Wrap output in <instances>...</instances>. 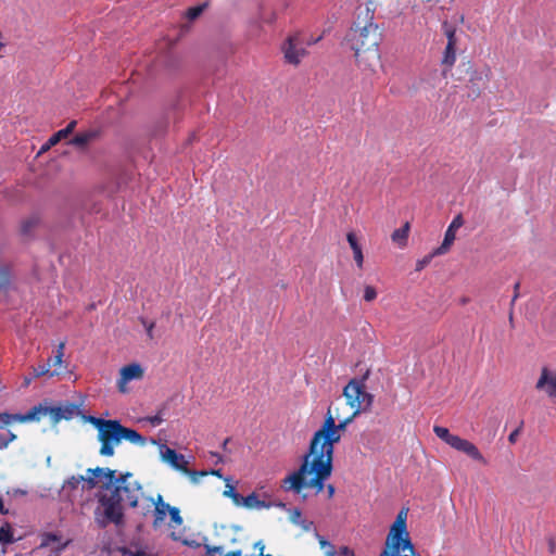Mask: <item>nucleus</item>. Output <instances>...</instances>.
<instances>
[{
  "label": "nucleus",
  "instance_id": "f257e3e1",
  "mask_svg": "<svg viewBox=\"0 0 556 556\" xmlns=\"http://www.w3.org/2000/svg\"><path fill=\"white\" fill-rule=\"evenodd\" d=\"M364 379H351L343 388V405L350 406V414H342L339 404L328 408L325 421L314 433L300 467L281 480L283 491L300 494L306 488L316 490V493L324 490L332 473L334 444L341 440V431L372 405L374 396L366 392Z\"/></svg>",
  "mask_w": 556,
  "mask_h": 556
},
{
  "label": "nucleus",
  "instance_id": "f03ea898",
  "mask_svg": "<svg viewBox=\"0 0 556 556\" xmlns=\"http://www.w3.org/2000/svg\"><path fill=\"white\" fill-rule=\"evenodd\" d=\"M88 473L103 476L108 482L105 488L110 491L100 497L99 502L104 508L105 518L114 523H119L124 517L123 504L135 508L139 498L143 495L142 485L134 478L131 472L116 477V471L110 468H89Z\"/></svg>",
  "mask_w": 556,
  "mask_h": 556
},
{
  "label": "nucleus",
  "instance_id": "7ed1b4c3",
  "mask_svg": "<svg viewBox=\"0 0 556 556\" xmlns=\"http://www.w3.org/2000/svg\"><path fill=\"white\" fill-rule=\"evenodd\" d=\"M375 8L371 2L359 5L356 9V16L346 35V42L354 51L355 59L359 64L371 66L380 59L379 43L382 33L374 22Z\"/></svg>",
  "mask_w": 556,
  "mask_h": 556
},
{
  "label": "nucleus",
  "instance_id": "20e7f679",
  "mask_svg": "<svg viewBox=\"0 0 556 556\" xmlns=\"http://www.w3.org/2000/svg\"><path fill=\"white\" fill-rule=\"evenodd\" d=\"M407 508H402L390 528L386 547L379 556H416L407 531Z\"/></svg>",
  "mask_w": 556,
  "mask_h": 556
},
{
  "label": "nucleus",
  "instance_id": "39448f33",
  "mask_svg": "<svg viewBox=\"0 0 556 556\" xmlns=\"http://www.w3.org/2000/svg\"><path fill=\"white\" fill-rule=\"evenodd\" d=\"M91 424L98 430V440L101 442L100 455L111 457L114 455V447L122 442L119 421L115 419H103L91 417Z\"/></svg>",
  "mask_w": 556,
  "mask_h": 556
},
{
  "label": "nucleus",
  "instance_id": "423d86ee",
  "mask_svg": "<svg viewBox=\"0 0 556 556\" xmlns=\"http://www.w3.org/2000/svg\"><path fill=\"white\" fill-rule=\"evenodd\" d=\"M433 432L438 438H440L442 441H444L446 444H448L456 451L465 453L473 460H477L483 465L486 464V460L479 451V448L470 441L463 439L456 434H452L447 428L441 426H434Z\"/></svg>",
  "mask_w": 556,
  "mask_h": 556
},
{
  "label": "nucleus",
  "instance_id": "0eeeda50",
  "mask_svg": "<svg viewBox=\"0 0 556 556\" xmlns=\"http://www.w3.org/2000/svg\"><path fill=\"white\" fill-rule=\"evenodd\" d=\"M161 459L172 466L174 469L188 476L192 483H198L200 478L203 477L205 471H197L188 468V462L182 454L177 453L175 450L165 444L160 445Z\"/></svg>",
  "mask_w": 556,
  "mask_h": 556
},
{
  "label": "nucleus",
  "instance_id": "6e6552de",
  "mask_svg": "<svg viewBox=\"0 0 556 556\" xmlns=\"http://www.w3.org/2000/svg\"><path fill=\"white\" fill-rule=\"evenodd\" d=\"M33 418V415L0 413V450L7 448L11 442L16 440V434L7 429L8 426L14 422H30Z\"/></svg>",
  "mask_w": 556,
  "mask_h": 556
},
{
  "label": "nucleus",
  "instance_id": "1a4fd4ad",
  "mask_svg": "<svg viewBox=\"0 0 556 556\" xmlns=\"http://www.w3.org/2000/svg\"><path fill=\"white\" fill-rule=\"evenodd\" d=\"M283 56L287 63L299 65L301 60L306 55L300 35L289 36L282 46Z\"/></svg>",
  "mask_w": 556,
  "mask_h": 556
},
{
  "label": "nucleus",
  "instance_id": "9d476101",
  "mask_svg": "<svg viewBox=\"0 0 556 556\" xmlns=\"http://www.w3.org/2000/svg\"><path fill=\"white\" fill-rule=\"evenodd\" d=\"M25 415H33L30 421H39L43 416H49L52 425L60 422L62 417V406H48L46 403L31 407Z\"/></svg>",
  "mask_w": 556,
  "mask_h": 556
},
{
  "label": "nucleus",
  "instance_id": "9b49d317",
  "mask_svg": "<svg viewBox=\"0 0 556 556\" xmlns=\"http://www.w3.org/2000/svg\"><path fill=\"white\" fill-rule=\"evenodd\" d=\"M143 377V369L139 364L132 363L126 365L119 370V378L117 380V389L121 393L128 391L127 383L131 380H140Z\"/></svg>",
  "mask_w": 556,
  "mask_h": 556
},
{
  "label": "nucleus",
  "instance_id": "f8f14e48",
  "mask_svg": "<svg viewBox=\"0 0 556 556\" xmlns=\"http://www.w3.org/2000/svg\"><path fill=\"white\" fill-rule=\"evenodd\" d=\"M464 225V218L462 214L456 215L451 224L448 225L445 233L443 242L440 247L434 249V254H445L450 251L452 244L456 238V231Z\"/></svg>",
  "mask_w": 556,
  "mask_h": 556
},
{
  "label": "nucleus",
  "instance_id": "ddd939ff",
  "mask_svg": "<svg viewBox=\"0 0 556 556\" xmlns=\"http://www.w3.org/2000/svg\"><path fill=\"white\" fill-rule=\"evenodd\" d=\"M535 389L545 392L549 397H556V371L546 366L542 367Z\"/></svg>",
  "mask_w": 556,
  "mask_h": 556
},
{
  "label": "nucleus",
  "instance_id": "4468645a",
  "mask_svg": "<svg viewBox=\"0 0 556 556\" xmlns=\"http://www.w3.org/2000/svg\"><path fill=\"white\" fill-rule=\"evenodd\" d=\"M149 502L154 505L153 510V528L157 529L160 528L168 514L169 510V504L164 502V498L161 494L156 495V498L148 497Z\"/></svg>",
  "mask_w": 556,
  "mask_h": 556
},
{
  "label": "nucleus",
  "instance_id": "2eb2a0df",
  "mask_svg": "<svg viewBox=\"0 0 556 556\" xmlns=\"http://www.w3.org/2000/svg\"><path fill=\"white\" fill-rule=\"evenodd\" d=\"M490 70L486 68L485 73H480V72H472L470 77H469V80H468V88L470 89V92L468 93V97L472 98V99H477L480 94H481V88L479 86V83L480 81H488L489 80V76H490Z\"/></svg>",
  "mask_w": 556,
  "mask_h": 556
},
{
  "label": "nucleus",
  "instance_id": "dca6fc26",
  "mask_svg": "<svg viewBox=\"0 0 556 556\" xmlns=\"http://www.w3.org/2000/svg\"><path fill=\"white\" fill-rule=\"evenodd\" d=\"M346 240L353 251V257L358 268H363L364 255L361 244L353 231L348 232Z\"/></svg>",
  "mask_w": 556,
  "mask_h": 556
},
{
  "label": "nucleus",
  "instance_id": "f3484780",
  "mask_svg": "<svg viewBox=\"0 0 556 556\" xmlns=\"http://www.w3.org/2000/svg\"><path fill=\"white\" fill-rule=\"evenodd\" d=\"M119 431L122 434V439L126 440L132 444L143 446L147 442L146 438L141 435L138 431L131 428L124 427L119 422Z\"/></svg>",
  "mask_w": 556,
  "mask_h": 556
},
{
  "label": "nucleus",
  "instance_id": "a211bd4d",
  "mask_svg": "<svg viewBox=\"0 0 556 556\" xmlns=\"http://www.w3.org/2000/svg\"><path fill=\"white\" fill-rule=\"evenodd\" d=\"M90 476L88 478L84 476H73L66 481V485L71 489H77L79 483L87 482L89 489H93L98 485L97 478H100L101 476H93L92 473H89Z\"/></svg>",
  "mask_w": 556,
  "mask_h": 556
},
{
  "label": "nucleus",
  "instance_id": "6ab92c4d",
  "mask_svg": "<svg viewBox=\"0 0 556 556\" xmlns=\"http://www.w3.org/2000/svg\"><path fill=\"white\" fill-rule=\"evenodd\" d=\"M243 507L248 509H262V508H269V504L265 501H262L258 498L257 494L255 492L249 494L248 496L243 497Z\"/></svg>",
  "mask_w": 556,
  "mask_h": 556
},
{
  "label": "nucleus",
  "instance_id": "aec40b11",
  "mask_svg": "<svg viewBox=\"0 0 556 556\" xmlns=\"http://www.w3.org/2000/svg\"><path fill=\"white\" fill-rule=\"evenodd\" d=\"M76 121H72L68 123V125L63 128V129H60L59 131H56L55 134H53L49 140H48V144L49 146H55L58 142H60L62 139L68 137V135H71L75 127H76Z\"/></svg>",
  "mask_w": 556,
  "mask_h": 556
},
{
  "label": "nucleus",
  "instance_id": "412c9836",
  "mask_svg": "<svg viewBox=\"0 0 556 556\" xmlns=\"http://www.w3.org/2000/svg\"><path fill=\"white\" fill-rule=\"evenodd\" d=\"M409 228V224L405 223L404 226L395 229L391 235L392 241L396 243L399 247H405L407 243Z\"/></svg>",
  "mask_w": 556,
  "mask_h": 556
},
{
  "label": "nucleus",
  "instance_id": "4be33fe9",
  "mask_svg": "<svg viewBox=\"0 0 556 556\" xmlns=\"http://www.w3.org/2000/svg\"><path fill=\"white\" fill-rule=\"evenodd\" d=\"M456 46L457 45H446L445 50L443 52L442 64L447 67H452L456 62Z\"/></svg>",
  "mask_w": 556,
  "mask_h": 556
},
{
  "label": "nucleus",
  "instance_id": "5701e85b",
  "mask_svg": "<svg viewBox=\"0 0 556 556\" xmlns=\"http://www.w3.org/2000/svg\"><path fill=\"white\" fill-rule=\"evenodd\" d=\"M64 349H65V342H60L54 356L50 357L48 361L49 367H54L55 369H59L58 367L62 366Z\"/></svg>",
  "mask_w": 556,
  "mask_h": 556
},
{
  "label": "nucleus",
  "instance_id": "b1692460",
  "mask_svg": "<svg viewBox=\"0 0 556 556\" xmlns=\"http://www.w3.org/2000/svg\"><path fill=\"white\" fill-rule=\"evenodd\" d=\"M442 29L447 39L446 45H457L458 38L456 36V27L445 21L442 24Z\"/></svg>",
  "mask_w": 556,
  "mask_h": 556
},
{
  "label": "nucleus",
  "instance_id": "393cba45",
  "mask_svg": "<svg viewBox=\"0 0 556 556\" xmlns=\"http://www.w3.org/2000/svg\"><path fill=\"white\" fill-rule=\"evenodd\" d=\"M318 543L324 551L325 556H338V552L333 544L327 541L324 536H318Z\"/></svg>",
  "mask_w": 556,
  "mask_h": 556
},
{
  "label": "nucleus",
  "instance_id": "a878e982",
  "mask_svg": "<svg viewBox=\"0 0 556 556\" xmlns=\"http://www.w3.org/2000/svg\"><path fill=\"white\" fill-rule=\"evenodd\" d=\"M93 135L91 132H83L77 134L71 141V144L77 146V147H85L91 139Z\"/></svg>",
  "mask_w": 556,
  "mask_h": 556
},
{
  "label": "nucleus",
  "instance_id": "bb28decb",
  "mask_svg": "<svg viewBox=\"0 0 556 556\" xmlns=\"http://www.w3.org/2000/svg\"><path fill=\"white\" fill-rule=\"evenodd\" d=\"M60 372H61L60 369L50 370L49 365H38L37 367L34 368V377L35 378H39L45 375H50L52 377L54 375H59Z\"/></svg>",
  "mask_w": 556,
  "mask_h": 556
},
{
  "label": "nucleus",
  "instance_id": "cd10ccee",
  "mask_svg": "<svg viewBox=\"0 0 556 556\" xmlns=\"http://www.w3.org/2000/svg\"><path fill=\"white\" fill-rule=\"evenodd\" d=\"M13 542V533L9 523L0 527V543L9 544Z\"/></svg>",
  "mask_w": 556,
  "mask_h": 556
},
{
  "label": "nucleus",
  "instance_id": "c85d7f7f",
  "mask_svg": "<svg viewBox=\"0 0 556 556\" xmlns=\"http://www.w3.org/2000/svg\"><path fill=\"white\" fill-rule=\"evenodd\" d=\"M205 8V3L189 8L186 13L187 18L190 21L195 20L203 13Z\"/></svg>",
  "mask_w": 556,
  "mask_h": 556
},
{
  "label": "nucleus",
  "instance_id": "c756f323",
  "mask_svg": "<svg viewBox=\"0 0 556 556\" xmlns=\"http://www.w3.org/2000/svg\"><path fill=\"white\" fill-rule=\"evenodd\" d=\"M168 515L170 517V521L173 525H175L177 527L182 525L184 519L180 515L179 508L169 505Z\"/></svg>",
  "mask_w": 556,
  "mask_h": 556
},
{
  "label": "nucleus",
  "instance_id": "7c9ffc66",
  "mask_svg": "<svg viewBox=\"0 0 556 556\" xmlns=\"http://www.w3.org/2000/svg\"><path fill=\"white\" fill-rule=\"evenodd\" d=\"M11 280V273L9 267L1 266L0 267V289L9 286Z\"/></svg>",
  "mask_w": 556,
  "mask_h": 556
},
{
  "label": "nucleus",
  "instance_id": "2f4dec72",
  "mask_svg": "<svg viewBox=\"0 0 556 556\" xmlns=\"http://www.w3.org/2000/svg\"><path fill=\"white\" fill-rule=\"evenodd\" d=\"M438 255L439 254H434V250H433L430 254L424 256L421 260H418L416 263V270L417 271L422 270L427 265L430 264L431 260Z\"/></svg>",
  "mask_w": 556,
  "mask_h": 556
},
{
  "label": "nucleus",
  "instance_id": "473e14b6",
  "mask_svg": "<svg viewBox=\"0 0 556 556\" xmlns=\"http://www.w3.org/2000/svg\"><path fill=\"white\" fill-rule=\"evenodd\" d=\"M377 298V291L372 286H366L364 289V300L366 302H372Z\"/></svg>",
  "mask_w": 556,
  "mask_h": 556
},
{
  "label": "nucleus",
  "instance_id": "72a5a7b5",
  "mask_svg": "<svg viewBox=\"0 0 556 556\" xmlns=\"http://www.w3.org/2000/svg\"><path fill=\"white\" fill-rule=\"evenodd\" d=\"M140 321L142 324V326L146 328V332H147V336L150 340H152L154 338V334H153V329L155 327V323L154 321H148L147 319L144 318H140Z\"/></svg>",
  "mask_w": 556,
  "mask_h": 556
},
{
  "label": "nucleus",
  "instance_id": "f704fd0d",
  "mask_svg": "<svg viewBox=\"0 0 556 556\" xmlns=\"http://www.w3.org/2000/svg\"><path fill=\"white\" fill-rule=\"evenodd\" d=\"M76 408L77 407L74 404H67L64 407H62L63 419H66V420L71 419L74 416Z\"/></svg>",
  "mask_w": 556,
  "mask_h": 556
},
{
  "label": "nucleus",
  "instance_id": "c9c22d12",
  "mask_svg": "<svg viewBox=\"0 0 556 556\" xmlns=\"http://www.w3.org/2000/svg\"><path fill=\"white\" fill-rule=\"evenodd\" d=\"M224 481L226 482V488L223 492V495L225 497H229V498H232L235 495H236V490H235V486L230 483V479L229 478H225Z\"/></svg>",
  "mask_w": 556,
  "mask_h": 556
},
{
  "label": "nucleus",
  "instance_id": "e433bc0d",
  "mask_svg": "<svg viewBox=\"0 0 556 556\" xmlns=\"http://www.w3.org/2000/svg\"><path fill=\"white\" fill-rule=\"evenodd\" d=\"M301 517H302V513L300 509L298 508H294L291 513H290V520L291 522L295 523V525H301Z\"/></svg>",
  "mask_w": 556,
  "mask_h": 556
},
{
  "label": "nucleus",
  "instance_id": "4c0bfd02",
  "mask_svg": "<svg viewBox=\"0 0 556 556\" xmlns=\"http://www.w3.org/2000/svg\"><path fill=\"white\" fill-rule=\"evenodd\" d=\"M56 536L54 534H47L43 541L41 542L40 546L37 548V552L41 551L42 548L47 547L49 545L50 541H56Z\"/></svg>",
  "mask_w": 556,
  "mask_h": 556
},
{
  "label": "nucleus",
  "instance_id": "58836bf2",
  "mask_svg": "<svg viewBox=\"0 0 556 556\" xmlns=\"http://www.w3.org/2000/svg\"><path fill=\"white\" fill-rule=\"evenodd\" d=\"M519 289H520V282H519V281H517V282L514 285V295H513V299H511V301H510V306H511V307H514L516 300L519 298Z\"/></svg>",
  "mask_w": 556,
  "mask_h": 556
},
{
  "label": "nucleus",
  "instance_id": "ea45409f",
  "mask_svg": "<svg viewBox=\"0 0 556 556\" xmlns=\"http://www.w3.org/2000/svg\"><path fill=\"white\" fill-rule=\"evenodd\" d=\"M338 552V556H355L354 552L350 549L348 546L340 547Z\"/></svg>",
  "mask_w": 556,
  "mask_h": 556
},
{
  "label": "nucleus",
  "instance_id": "a19ab883",
  "mask_svg": "<svg viewBox=\"0 0 556 556\" xmlns=\"http://www.w3.org/2000/svg\"><path fill=\"white\" fill-rule=\"evenodd\" d=\"M204 471H205L206 473H205L203 477L208 476V475H212V476H215V477H217V478H219V479H225V478L223 477V473H222V470H220V469H211V470H208V471H207V470H204Z\"/></svg>",
  "mask_w": 556,
  "mask_h": 556
},
{
  "label": "nucleus",
  "instance_id": "79ce46f5",
  "mask_svg": "<svg viewBox=\"0 0 556 556\" xmlns=\"http://www.w3.org/2000/svg\"><path fill=\"white\" fill-rule=\"evenodd\" d=\"M243 497L242 495H240L238 492L236 493V495L231 498L232 503L236 505V506H242L243 504Z\"/></svg>",
  "mask_w": 556,
  "mask_h": 556
},
{
  "label": "nucleus",
  "instance_id": "37998d69",
  "mask_svg": "<svg viewBox=\"0 0 556 556\" xmlns=\"http://www.w3.org/2000/svg\"><path fill=\"white\" fill-rule=\"evenodd\" d=\"M149 421L153 426H159L163 422V418L160 415H155L149 418Z\"/></svg>",
  "mask_w": 556,
  "mask_h": 556
},
{
  "label": "nucleus",
  "instance_id": "c03bdc74",
  "mask_svg": "<svg viewBox=\"0 0 556 556\" xmlns=\"http://www.w3.org/2000/svg\"><path fill=\"white\" fill-rule=\"evenodd\" d=\"M519 432H520V428L515 429V430L509 434V437H508V441H509L510 443H515V442H516V440H517V437H518Z\"/></svg>",
  "mask_w": 556,
  "mask_h": 556
},
{
  "label": "nucleus",
  "instance_id": "a18cd8bd",
  "mask_svg": "<svg viewBox=\"0 0 556 556\" xmlns=\"http://www.w3.org/2000/svg\"><path fill=\"white\" fill-rule=\"evenodd\" d=\"M326 489H327V495H328V498L333 497L334 492H336L334 486H333L332 484H328V485L326 486Z\"/></svg>",
  "mask_w": 556,
  "mask_h": 556
},
{
  "label": "nucleus",
  "instance_id": "49530a36",
  "mask_svg": "<svg viewBox=\"0 0 556 556\" xmlns=\"http://www.w3.org/2000/svg\"><path fill=\"white\" fill-rule=\"evenodd\" d=\"M254 547L257 548L260 551V556L262 554H264V549H265V545L263 544L262 541H258L254 544Z\"/></svg>",
  "mask_w": 556,
  "mask_h": 556
},
{
  "label": "nucleus",
  "instance_id": "de8ad7c7",
  "mask_svg": "<svg viewBox=\"0 0 556 556\" xmlns=\"http://www.w3.org/2000/svg\"><path fill=\"white\" fill-rule=\"evenodd\" d=\"M127 556H149L144 551L130 552Z\"/></svg>",
  "mask_w": 556,
  "mask_h": 556
},
{
  "label": "nucleus",
  "instance_id": "09e8293b",
  "mask_svg": "<svg viewBox=\"0 0 556 556\" xmlns=\"http://www.w3.org/2000/svg\"><path fill=\"white\" fill-rule=\"evenodd\" d=\"M224 556H242V552H241V549H236V551H231V552L227 553Z\"/></svg>",
  "mask_w": 556,
  "mask_h": 556
},
{
  "label": "nucleus",
  "instance_id": "8fccbe9b",
  "mask_svg": "<svg viewBox=\"0 0 556 556\" xmlns=\"http://www.w3.org/2000/svg\"><path fill=\"white\" fill-rule=\"evenodd\" d=\"M509 324L514 327V307L510 306L509 315H508Z\"/></svg>",
  "mask_w": 556,
  "mask_h": 556
},
{
  "label": "nucleus",
  "instance_id": "3c124183",
  "mask_svg": "<svg viewBox=\"0 0 556 556\" xmlns=\"http://www.w3.org/2000/svg\"><path fill=\"white\" fill-rule=\"evenodd\" d=\"M212 455H213V456H215V457H217V462H216V463H220V462H223V458H222V456H220L219 454H217V453H212Z\"/></svg>",
  "mask_w": 556,
  "mask_h": 556
},
{
  "label": "nucleus",
  "instance_id": "603ef678",
  "mask_svg": "<svg viewBox=\"0 0 556 556\" xmlns=\"http://www.w3.org/2000/svg\"><path fill=\"white\" fill-rule=\"evenodd\" d=\"M3 509H4L3 501L0 497V513H3Z\"/></svg>",
  "mask_w": 556,
  "mask_h": 556
},
{
  "label": "nucleus",
  "instance_id": "864d4df0",
  "mask_svg": "<svg viewBox=\"0 0 556 556\" xmlns=\"http://www.w3.org/2000/svg\"><path fill=\"white\" fill-rule=\"evenodd\" d=\"M228 442H229V439H226V440L224 441V443H223V448H224V450L226 448V446H227Z\"/></svg>",
  "mask_w": 556,
  "mask_h": 556
},
{
  "label": "nucleus",
  "instance_id": "5fc2aeb1",
  "mask_svg": "<svg viewBox=\"0 0 556 556\" xmlns=\"http://www.w3.org/2000/svg\"><path fill=\"white\" fill-rule=\"evenodd\" d=\"M212 551H214V552H220V551H222V547L216 546V547H214Z\"/></svg>",
  "mask_w": 556,
  "mask_h": 556
},
{
  "label": "nucleus",
  "instance_id": "6e6d98bb",
  "mask_svg": "<svg viewBox=\"0 0 556 556\" xmlns=\"http://www.w3.org/2000/svg\"><path fill=\"white\" fill-rule=\"evenodd\" d=\"M50 147H51V146H49V144L47 143L45 147H42V150H47V149H49Z\"/></svg>",
  "mask_w": 556,
  "mask_h": 556
},
{
  "label": "nucleus",
  "instance_id": "4d7b16f0",
  "mask_svg": "<svg viewBox=\"0 0 556 556\" xmlns=\"http://www.w3.org/2000/svg\"><path fill=\"white\" fill-rule=\"evenodd\" d=\"M261 556H271L270 554H262Z\"/></svg>",
  "mask_w": 556,
  "mask_h": 556
}]
</instances>
